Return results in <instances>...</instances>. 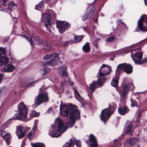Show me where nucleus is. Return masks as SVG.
I'll return each mask as SVG.
<instances>
[{"mask_svg": "<svg viewBox=\"0 0 147 147\" xmlns=\"http://www.w3.org/2000/svg\"><path fill=\"white\" fill-rule=\"evenodd\" d=\"M52 130L49 133V135L52 137H59L61 134L65 132L67 129L64 126L62 120L60 118H57L55 122V124L52 126Z\"/></svg>", "mask_w": 147, "mask_h": 147, "instance_id": "f257e3e1", "label": "nucleus"}, {"mask_svg": "<svg viewBox=\"0 0 147 147\" xmlns=\"http://www.w3.org/2000/svg\"><path fill=\"white\" fill-rule=\"evenodd\" d=\"M18 113L17 115L15 114L16 116L13 117L12 119L14 120H21L24 122L28 121L30 118L27 117L28 112L26 107L23 102L18 104Z\"/></svg>", "mask_w": 147, "mask_h": 147, "instance_id": "f03ea898", "label": "nucleus"}, {"mask_svg": "<svg viewBox=\"0 0 147 147\" xmlns=\"http://www.w3.org/2000/svg\"><path fill=\"white\" fill-rule=\"evenodd\" d=\"M70 117L67 123V125L70 127L74 125L75 120L79 119L80 117V112L77 110L76 106L70 104L69 108Z\"/></svg>", "mask_w": 147, "mask_h": 147, "instance_id": "7ed1b4c3", "label": "nucleus"}, {"mask_svg": "<svg viewBox=\"0 0 147 147\" xmlns=\"http://www.w3.org/2000/svg\"><path fill=\"white\" fill-rule=\"evenodd\" d=\"M116 107L115 104L114 103L112 105H109L108 108L102 111L100 115V118L105 124H106V121L110 118Z\"/></svg>", "mask_w": 147, "mask_h": 147, "instance_id": "20e7f679", "label": "nucleus"}, {"mask_svg": "<svg viewBox=\"0 0 147 147\" xmlns=\"http://www.w3.org/2000/svg\"><path fill=\"white\" fill-rule=\"evenodd\" d=\"M33 39L34 42L36 44L45 50H49L51 48L50 45L46 40L37 35H34Z\"/></svg>", "mask_w": 147, "mask_h": 147, "instance_id": "39448f33", "label": "nucleus"}, {"mask_svg": "<svg viewBox=\"0 0 147 147\" xmlns=\"http://www.w3.org/2000/svg\"><path fill=\"white\" fill-rule=\"evenodd\" d=\"M111 71V67L110 66L105 64H102L100 67L98 74V78L101 80H103V82L104 83L106 79H104V76L109 75Z\"/></svg>", "mask_w": 147, "mask_h": 147, "instance_id": "423d86ee", "label": "nucleus"}, {"mask_svg": "<svg viewBox=\"0 0 147 147\" xmlns=\"http://www.w3.org/2000/svg\"><path fill=\"white\" fill-rule=\"evenodd\" d=\"M134 88L133 84L131 83L126 84L124 85L119 90L121 98L123 99H126L129 90H133Z\"/></svg>", "mask_w": 147, "mask_h": 147, "instance_id": "0eeeda50", "label": "nucleus"}, {"mask_svg": "<svg viewBox=\"0 0 147 147\" xmlns=\"http://www.w3.org/2000/svg\"><path fill=\"white\" fill-rule=\"evenodd\" d=\"M122 70H124L127 73L130 74L132 71V67L130 64L125 63L120 64L117 66L116 73H119Z\"/></svg>", "mask_w": 147, "mask_h": 147, "instance_id": "6e6552de", "label": "nucleus"}, {"mask_svg": "<svg viewBox=\"0 0 147 147\" xmlns=\"http://www.w3.org/2000/svg\"><path fill=\"white\" fill-rule=\"evenodd\" d=\"M41 19L42 22H45V25L47 30L49 32L51 31V17L50 15L47 13L43 14L41 17Z\"/></svg>", "mask_w": 147, "mask_h": 147, "instance_id": "1a4fd4ad", "label": "nucleus"}, {"mask_svg": "<svg viewBox=\"0 0 147 147\" xmlns=\"http://www.w3.org/2000/svg\"><path fill=\"white\" fill-rule=\"evenodd\" d=\"M48 100L47 93H42L37 95L36 100V104L37 105H39L43 102H46Z\"/></svg>", "mask_w": 147, "mask_h": 147, "instance_id": "9d476101", "label": "nucleus"}, {"mask_svg": "<svg viewBox=\"0 0 147 147\" xmlns=\"http://www.w3.org/2000/svg\"><path fill=\"white\" fill-rule=\"evenodd\" d=\"M69 24L65 21H58L56 22L57 27L59 28V32L61 34L65 32Z\"/></svg>", "mask_w": 147, "mask_h": 147, "instance_id": "9b49d317", "label": "nucleus"}, {"mask_svg": "<svg viewBox=\"0 0 147 147\" xmlns=\"http://www.w3.org/2000/svg\"><path fill=\"white\" fill-rule=\"evenodd\" d=\"M16 133L19 139L22 138L24 137L25 134V129L24 127L20 125H18L16 127Z\"/></svg>", "mask_w": 147, "mask_h": 147, "instance_id": "f8f14e48", "label": "nucleus"}, {"mask_svg": "<svg viewBox=\"0 0 147 147\" xmlns=\"http://www.w3.org/2000/svg\"><path fill=\"white\" fill-rule=\"evenodd\" d=\"M16 68V66L12 64L7 63L4 65L3 68L1 69V71L7 73H11Z\"/></svg>", "mask_w": 147, "mask_h": 147, "instance_id": "ddd939ff", "label": "nucleus"}, {"mask_svg": "<svg viewBox=\"0 0 147 147\" xmlns=\"http://www.w3.org/2000/svg\"><path fill=\"white\" fill-rule=\"evenodd\" d=\"M143 53L141 52L138 53H136L133 57L132 53H131V56L134 61L135 63L138 64H142V63H140L141 59L142 58Z\"/></svg>", "mask_w": 147, "mask_h": 147, "instance_id": "4468645a", "label": "nucleus"}, {"mask_svg": "<svg viewBox=\"0 0 147 147\" xmlns=\"http://www.w3.org/2000/svg\"><path fill=\"white\" fill-rule=\"evenodd\" d=\"M74 142L75 143L77 147H81V144L80 141L71 139L64 144L63 147H73V144Z\"/></svg>", "mask_w": 147, "mask_h": 147, "instance_id": "2eb2a0df", "label": "nucleus"}, {"mask_svg": "<svg viewBox=\"0 0 147 147\" xmlns=\"http://www.w3.org/2000/svg\"><path fill=\"white\" fill-rule=\"evenodd\" d=\"M104 80H101L99 79L97 82H93L91 84H90L89 88L90 90L91 91V94H92L93 92L95 91L96 88V87L97 84H98L100 86H101L102 85V83Z\"/></svg>", "mask_w": 147, "mask_h": 147, "instance_id": "dca6fc26", "label": "nucleus"}, {"mask_svg": "<svg viewBox=\"0 0 147 147\" xmlns=\"http://www.w3.org/2000/svg\"><path fill=\"white\" fill-rule=\"evenodd\" d=\"M60 113L64 116L67 117L68 115V110L67 106L65 104H63L62 101L61 100V103L60 105Z\"/></svg>", "mask_w": 147, "mask_h": 147, "instance_id": "f3484780", "label": "nucleus"}, {"mask_svg": "<svg viewBox=\"0 0 147 147\" xmlns=\"http://www.w3.org/2000/svg\"><path fill=\"white\" fill-rule=\"evenodd\" d=\"M90 140V144L92 147H97L98 144L96 139L95 136L92 134H90L89 136Z\"/></svg>", "mask_w": 147, "mask_h": 147, "instance_id": "a211bd4d", "label": "nucleus"}, {"mask_svg": "<svg viewBox=\"0 0 147 147\" xmlns=\"http://www.w3.org/2000/svg\"><path fill=\"white\" fill-rule=\"evenodd\" d=\"M59 54H57V55L52 58V59L48 62L47 65L53 66L57 64L59 62V59L58 57Z\"/></svg>", "mask_w": 147, "mask_h": 147, "instance_id": "6ab92c4d", "label": "nucleus"}, {"mask_svg": "<svg viewBox=\"0 0 147 147\" xmlns=\"http://www.w3.org/2000/svg\"><path fill=\"white\" fill-rule=\"evenodd\" d=\"M67 67L65 66L59 67L58 69L59 74L63 77H67L68 76L67 72L66 71Z\"/></svg>", "mask_w": 147, "mask_h": 147, "instance_id": "aec40b11", "label": "nucleus"}, {"mask_svg": "<svg viewBox=\"0 0 147 147\" xmlns=\"http://www.w3.org/2000/svg\"><path fill=\"white\" fill-rule=\"evenodd\" d=\"M133 125L130 121H127L125 124V127H126L125 134L127 135L131 134Z\"/></svg>", "mask_w": 147, "mask_h": 147, "instance_id": "412c9836", "label": "nucleus"}, {"mask_svg": "<svg viewBox=\"0 0 147 147\" xmlns=\"http://www.w3.org/2000/svg\"><path fill=\"white\" fill-rule=\"evenodd\" d=\"M1 136L5 140L6 144L9 145L10 144L11 140L10 135L7 133H5V132H2L1 133Z\"/></svg>", "mask_w": 147, "mask_h": 147, "instance_id": "4be33fe9", "label": "nucleus"}, {"mask_svg": "<svg viewBox=\"0 0 147 147\" xmlns=\"http://www.w3.org/2000/svg\"><path fill=\"white\" fill-rule=\"evenodd\" d=\"M91 5H90L88 9L86 15L84 16L82 18V20L84 21L86 20L87 18H90L93 15L94 11V9H92L91 10L90 9V7Z\"/></svg>", "mask_w": 147, "mask_h": 147, "instance_id": "5701e85b", "label": "nucleus"}, {"mask_svg": "<svg viewBox=\"0 0 147 147\" xmlns=\"http://www.w3.org/2000/svg\"><path fill=\"white\" fill-rule=\"evenodd\" d=\"M83 38V37H82L81 36H78L76 35L74 37L73 40H71L70 41H67L65 43V45H67L68 44H71V43L78 42L80 41Z\"/></svg>", "mask_w": 147, "mask_h": 147, "instance_id": "b1692460", "label": "nucleus"}, {"mask_svg": "<svg viewBox=\"0 0 147 147\" xmlns=\"http://www.w3.org/2000/svg\"><path fill=\"white\" fill-rule=\"evenodd\" d=\"M129 111V109L126 107H119L118 108V111L119 113L122 115H123Z\"/></svg>", "mask_w": 147, "mask_h": 147, "instance_id": "393cba45", "label": "nucleus"}, {"mask_svg": "<svg viewBox=\"0 0 147 147\" xmlns=\"http://www.w3.org/2000/svg\"><path fill=\"white\" fill-rule=\"evenodd\" d=\"M128 142L131 145L134 146L136 144L138 147L140 146V145L138 144V140L137 138L135 137L131 138L129 140Z\"/></svg>", "mask_w": 147, "mask_h": 147, "instance_id": "a878e982", "label": "nucleus"}, {"mask_svg": "<svg viewBox=\"0 0 147 147\" xmlns=\"http://www.w3.org/2000/svg\"><path fill=\"white\" fill-rule=\"evenodd\" d=\"M9 61V58L7 57H2L0 59V66L4 65L7 63Z\"/></svg>", "mask_w": 147, "mask_h": 147, "instance_id": "bb28decb", "label": "nucleus"}, {"mask_svg": "<svg viewBox=\"0 0 147 147\" xmlns=\"http://www.w3.org/2000/svg\"><path fill=\"white\" fill-rule=\"evenodd\" d=\"M57 53H55L46 55L44 56V59L46 60H47L51 59H52V58H53L54 57L57 56Z\"/></svg>", "mask_w": 147, "mask_h": 147, "instance_id": "cd10ccee", "label": "nucleus"}, {"mask_svg": "<svg viewBox=\"0 0 147 147\" xmlns=\"http://www.w3.org/2000/svg\"><path fill=\"white\" fill-rule=\"evenodd\" d=\"M118 76H115V79H113L111 83V85L112 86L116 87L117 86L118 84Z\"/></svg>", "mask_w": 147, "mask_h": 147, "instance_id": "c85d7f7f", "label": "nucleus"}, {"mask_svg": "<svg viewBox=\"0 0 147 147\" xmlns=\"http://www.w3.org/2000/svg\"><path fill=\"white\" fill-rule=\"evenodd\" d=\"M82 49L83 51L85 53L89 52L90 51V47L89 46V43L88 42H86L83 47Z\"/></svg>", "mask_w": 147, "mask_h": 147, "instance_id": "c756f323", "label": "nucleus"}, {"mask_svg": "<svg viewBox=\"0 0 147 147\" xmlns=\"http://www.w3.org/2000/svg\"><path fill=\"white\" fill-rule=\"evenodd\" d=\"M16 7V6L13 2H11L9 3L8 8L10 11H12Z\"/></svg>", "mask_w": 147, "mask_h": 147, "instance_id": "7c9ffc66", "label": "nucleus"}, {"mask_svg": "<svg viewBox=\"0 0 147 147\" xmlns=\"http://www.w3.org/2000/svg\"><path fill=\"white\" fill-rule=\"evenodd\" d=\"M6 55L5 49L0 47V58L4 57L6 56Z\"/></svg>", "mask_w": 147, "mask_h": 147, "instance_id": "2f4dec72", "label": "nucleus"}, {"mask_svg": "<svg viewBox=\"0 0 147 147\" xmlns=\"http://www.w3.org/2000/svg\"><path fill=\"white\" fill-rule=\"evenodd\" d=\"M29 114L30 116H32V117H37L39 115V114L37 112L35 111H31Z\"/></svg>", "mask_w": 147, "mask_h": 147, "instance_id": "473e14b6", "label": "nucleus"}, {"mask_svg": "<svg viewBox=\"0 0 147 147\" xmlns=\"http://www.w3.org/2000/svg\"><path fill=\"white\" fill-rule=\"evenodd\" d=\"M49 71H50L49 68H47V67H45L44 69H40V71L41 72H42V73L44 72V73L43 74V75H42V76H44L46 74L48 73Z\"/></svg>", "mask_w": 147, "mask_h": 147, "instance_id": "72a5a7b5", "label": "nucleus"}, {"mask_svg": "<svg viewBox=\"0 0 147 147\" xmlns=\"http://www.w3.org/2000/svg\"><path fill=\"white\" fill-rule=\"evenodd\" d=\"M115 39V37L114 35L112 36H109L106 39V41L108 42H113L114 41Z\"/></svg>", "mask_w": 147, "mask_h": 147, "instance_id": "f704fd0d", "label": "nucleus"}, {"mask_svg": "<svg viewBox=\"0 0 147 147\" xmlns=\"http://www.w3.org/2000/svg\"><path fill=\"white\" fill-rule=\"evenodd\" d=\"M33 147H45V145L42 143L38 142L33 145Z\"/></svg>", "mask_w": 147, "mask_h": 147, "instance_id": "c9c22d12", "label": "nucleus"}, {"mask_svg": "<svg viewBox=\"0 0 147 147\" xmlns=\"http://www.w3.org/2000/svg\"><path fill=\"white\" fill-rule=\"evenodd\" d=\"M74 94L75 96V97L76 98L77 96H78L80 98H82L81 97L79 93L77 91L76 89V88H74Z\"/></svg>", "mask_w": 147, "mask_h": 147, "instance_id": "e433bc0d", "label": "nucleus"}, {"mask_svg": "<svg viewBox=\"0 0 147 147\" xmlns=\"http://www.w3.org/2000/svg\"><path fill=\"white\" fill-rule=\"evenodd\" d=\"M43 6V3L42 2H40L38 5H36V7H35V9L38 10V9H37V7L39 8H42Z\"/></svg>", "mask_w": 147, "mask_h": 147, "instance_id": "4c0bfd02", "label": "nucleus"}, {"mask_svg": "<svg viewBox=\"0 0 147 147\" xmlns=\"http://www.w3.org/2000/svg\"><path fill=\"white\" fill-rule=\"evenodd\" d=\"M34 133L32 131H31L29 133L28 136V138L30 140H31L32 139L33 135Z\"/></svg>", "mask_w": 147, "mask_h": 147, "instance_id": "58836bf2", "label": "nucleus"}, {"mask_svg": "<svg viewBox=\"0 0 147 147\" xmlns=\"http://www.w3.org/2000/svg\"><path fill=\"white\" fill-rule=\"evenodd\" d=\"M7 123H5L3 124L2 126L1 129V132H5L4 131V130L6 127H7Z\"/></svg>", "mask_w": 147, "mask_h": 147, "instance_id": "ea45409f", "label": "nucleus"}, {"mask_svg": "<svg viewBox=\"0 0 147 147\" xmlns=\"http://www.w3.org/2000/svg\"><path fill=\"white\" fill-rule=\"evenodd\" d=\"M38 81V80H36L32 82L29 83L28 84V85L27 86V87H29L33 86L34 84L35 83L37 82Z\"/></svg>", "mask_w": 147, "mask_h": 147, "instance_id": "a19ab883", "label": "nucleus"}, {"mask_svg": "<svg viewBox=\"0 0 147 147\" xmlns=\"http://www.w3.org/2000/svg\"><path fill=\"white\" fill-rule=\"evenodd\" d=\"M131 107H134L137 105L138 103L137 102L135 101H133L132 100H131Z\"/></svg>", "mask_w": 147, "mask_h": 147, "instance_id": "79ce46f5", "label": "nucleus"}, {"mask_svg": "<svg viewBox=\"0 0 147 147\" xmlns=\"http://www.w3.org/2000/svg\"><path fill=\"white\" fill-rule=\"evenodd\" d=\"M134 47V46H132L129 48V52H131V53L133 51L136 50V49H133V48Z\"/></svg>", "mask_w": 147, "mask_h": 147, "instance_id": "37998d69", "label": "nucleus"}, {"mask_svg": "<svg viewBox=\"0 0 147 147\" xmlns=\"http://www.w3.org/2000/svg\"><path fill=\"white\" fill-rule=\"evenodd\" d=\"M28 41L30 43V45L32 47H33L34 46V43L32 42V38H30V39H28Z\"/></svg>", "mask_w": 147, "mask_h": 147, "instance_id": "c03bdc74", "label": "nucleus"}, {"mask_svg": "<svg viewBox=\"0 0 147 147\" xmlns=\"http://www.w3.org/2000/svg\"><path fill=\"white\" fill-rule=\"evenodd\" d=\"M37 129V125L36 124H34V127L32 128V131L34 133Z\"/></svg>", "mask_w": 147, "mask_h": 147, "instance_id": "a18cd8bd", "label": "nucleus"}, {"mask_svg": "<svg viewBox=\"0 0 147 147\" xmlns=\"http://www.w3.org/2000/svg\"><path fill=\"white\" fill-rule=\"evenodd\" d=\"M140 63H142V64L143 63H147V58H145L143 60L141 61Z\"/></svg>", "mask_w": 147, "mask_h": 147, "instance_id": "49530a36", "label": "nucleus"}, {"mask_svg": "<svg viewBox=\"0 0 147 147\" xmlns=\"http://www.w3.org/2000/svg\"><path fill=\"white\" fill-rule=\"evenodd\" d=\"M8 0H3L2 1H3V5L4 6V7H5L6 6V4H5V2H6V1H8Z\"/></svg>", "mask_w": 147, "mask_h": 147, "instance_id": "de8ad7c7", "label": "nucleus"}, {"mask_svg": "<svg viewBox=\"0 0 147 147\" xmlns=\"http://www.w3.org/2000/svg\"><path fill=\"white\" fill-rule=\"evenodd\" d=\"M115 57V55H113V56L111 57L110 58V60L111 61H113L114 59V58Z\"/></svg>", "mask_w": 147, "mask_h": 147, "instance_id": "09e8293b", "label": "nucleus"}, {"mask_svg": "<svg viewBox=\"0 0 147 147\" xmlns=\"http://www.w3.org/2000/svg\"><path fill=\"white\" fill-rule=\"evenodd\" d=\"M3 77V75H1L0 73V84L1 83V82L2 80V78Z\"/></svg>", "mask_w": 147, "mask_h": 147, "instance_id": "8fccbe9b", "label": "nucleus"}, {"mask_svg": "<svg viewBox=\"0 0 147 147\" xmlns=\"http://www.w3.org/2000/svg\"><path fill=\"white\" fill-rule=\"evenodd\" d=\"M122 21L121 20H119L117 21V24H122Z\"/></svg>", "mask_w": 147, "mask_h": 147, "instance_id": "3c124183", "label": "nucleus"}, {"mask_svg": "<svg viewBox=\"0 0 147 147\" xmlns=\"http://www.w3.org/2000/svg\"><path fill=\"white\" fill-rule=\"evenodd\" d=\"M141 115L140 113H139L138 114V116L137 117L138 118H140L141 117Z\"/></svg>", "mask_w": 147, "mask_h": 147, "instance_id": "603ef678", "label": "nucleus"}, {"mask_svg": "<svg viewBox=\"0 0 147 147\" xmlns=\"http://www.w3.org/2000/svg\"><path fill=\"white\" fill-rule=\"evenodd\" d=\"M145 4L147 6V0H144Z\"/></svg>", "mask_w": 147, "mask_h": 147, "instance_id": "864d4df0", "label": "nucleus"}, {"mask_svg": "<svg viewBox=\"0 0 147 147\" xmlns=\"http://www.w3.org/2000/svg\"><path fill=\"white\" fill-rule=\"evenodd\" d=\"M70 85L72 86H73L74 85V83H73V82H71L70 83Z\"/></svg>", "mask_w": 147, "mask_h": 147, "instance_id": "5fc2aeb1", "label": "nucleus"}, {"mask_svg": "<svg viewBox=\"0 0 147 147\" xmlns=\"http://www.w3.org/2000/svg\"><path fill=\"white\" fill-rule=\"evenodd\" d=\"M63 86V84H61V87H62Z\"/></svg>", "mask_w": 147, "mask_h": 147, "instance_id": "6e6d98bb", "label": "nucleus"}, {"mask_svg": "<svg viewBox=\"0 0 147 147\" xmlns=\"http://www.w3.org/2000/svg\"><path fill=\"white\" fill-rule=\"evenodd\" d=\"M52 109V108L51 107H50L49 108V110H51Z\"/></svg>", "mask_w": 147, "mask_h": 147, "instance_id": "4d7b16f0", "label": "nucleus"}, {"mask_svg": "<svg viewBox=\"0 0 147 147\" xmlns=\"http://www.w3.org/2000/svg\"><path fill=\"white\" fill-rule=\"evenodd\" d=\"M53 16L54 17H56V15L55 14H54L53 15Z\"/></svg>", "mask_w": 147, "mask_h": 147, "instance_id": "13d9d810", "label": "nucleus"}, {"mask_svg": "<svg viewBox=\"0 0 147 147\" xmlns=\"http://www.w3.org/2000/svg\"><path fill=\"white\" fill-rule=\"evenodd\" d=\"M97 21V20H95V21L96 22Z\"/></svg>", "mask_w": 147, "mask_h": 147, "instance_id": "bf43d9fd", "label": "nucleus"}, {"mask_svg": "<svg viewBox=\"0 0 147 147\" xmlns=\"http://www.w3.org/2000/svg\"><path fill=\"white\" fill-rule=\"evenodd\" d=\"M7 9H6V10L5 11H7Z\"/></svg>", "mask_w": 147, "mask_h": 147, "instance_id": "052dcab7", "label": "nucleus"}, {"mask_svg": "<svg viewBox=\"0 0 147 147\" xmlns=\"http://www.w3.org/2000/svg\"><path fill=\"white\" fill-rule=\"evenodd\" d=\"M16 92H15V94H16Z\"/></svg>", "mask_w": 147, "mask_h": 147, "instance_id": "680f3d73", "label": "nucleus"}]
</instances>
